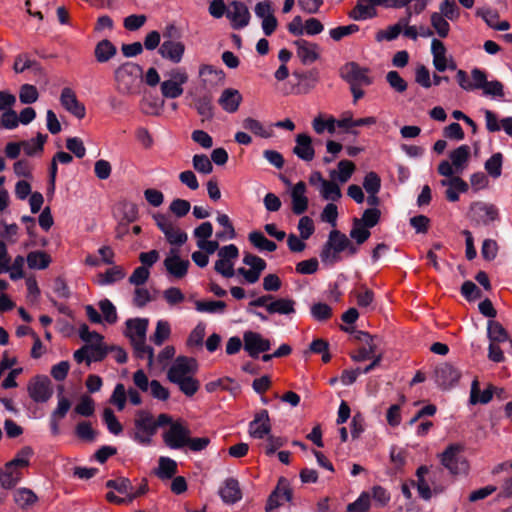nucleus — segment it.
I'll use <instances>...</instances> for the list:
<instances>
[{"label": "nucleus", "mask_w": 512, "mask_h": 512, "mask_svg": "<svg viewBox=\"0 0 512 512\" xmlns=\"http://www.w3.org/2000/svg\"><path fill=\"white\" fill-rule=\"evenodd\" d=\"M198 371L196 359L178 356L167 371V379L176 384L187 397H192L199 390L200 382L194 377Z\"/></svg>", "instance_id": "1"}, {"label": "nucleus", "mask_w": 512, "mask_h": 512, "mask_svg": "<svg viewBox=\"0 0 512 512\" xmlns=\"http://www.w3.org/2000/svg\"><path fill=\"white\" fill-rule=\"evenodd\" d=\"M471 76L464 70H457L456 80L458 85L467 92L481 90L483 96L494 99H502L505 96L504 85L498 80H488L487 73L480 68H473Z\"/></svg>", "instance_id": "2"}, {"label": "nucleus", "mask_w": 512, "mask_h": 512, "mask_svg": "<svg viewBox=\"0 0 512 512\" xmlns=\"http://www.w3.org/2000/svg\"><path fill=\"white\" fill-rule=\"evenodd\" d=\"M171 417L162 413L157 418L147 410H138L133 421L134 427L130 432V437L138 444L148 446L152 443L154 435L159 427L168 425Z\"/></svg>", "instance_id": "3"}, {"label": "nucleus", "mask_w": 512, "mask_h": 512, "mask_svg": "<svg viewBox=\"0 0 512 512\" xmlns=\"http://www.w3.org/2000/svg\"><path fill=\"white\" fill-rule=\"evenodd\" d=\"M149 321L147 318H132L125 323V336L129 338L133 346L135 356L140 359L147 358L148 367L154 362L153 348L146 344V334Z\"/></svg>", "instance_id": "4"}, {"label": "nucleus", "mask_w": 512, "mask_h": 512, "mask_svg": "<svg viewBox=\"0 0 512 512\" xmlns=\"http://www.w3.org/2000/svg\"><path fill=\"white\" fill-rule=\"evenodd\" d=\"M141 66L133 62H125L114 71L115 89L125 96L138 95L142 87Z\"/></svg>", "instance_id": "5"}, {"label": "nucleus", "mask_w": 512, "mask_h": 512, "mask_svg": "<svg viewBox=\"0 0 512 512\" xmlns=\"http://www.w3.org/2000/svg\"><path fill=\"white\" fill-rule=\"evenodd\" d=\"M345 250H349L350 254H355L357 252V248L351 244L345 234L338 230H332L329 233L328 240L321 251V260L328 264L338 262L340 260L339 254Z\"/></svg>", "instance_id": "6"}, {"label": "nucleus", "mask_w": 512, "mask_h": 512, "mask_svg": "<svg viewBox=\"0 0 512 512\" xmlns=\"http://www.w3.org/2000/svg\"><path fill=\"white\" fill-rule=\"evenodd\" d=\"M471 155V149L464 144L452 150L449 161L443 160L438 166V173L444 177L461 174L467 167Z\"/></svg>", "instance_id": "7"}, {"label": "nucleus", "mask_w": 512, "mask_h": 512, "mask_svg": "<svg viewBox=\"0 0 512 512\" xmlns=\"http://www.w3.org/2000/svg\"><path fill=\"white\" fill-rule=\"evenodd\" d=\"M153 218L169 244L181 246L187 241V234L179 228L170 216L157 213Z\"/></svg>", "instance_id": "8"}, {"label": "nucleus", "mask_w": 512, "mask_h": 512, "mask_svg": "<svg viewBox=\"0 0 512 512\" xmlns=\"http://www.w3.org/2000/svg\"><path fill=\"white\" fill-rule=\"evenodd\" d=\"M218 260L215 262L214 269L225 278L234 276V265L239 257V249L235 244H229L218 250Z\"/></svg>", "instance_id": "9"}, {"label": "nucleus", "mask_w": 512, "mask_h": 512, "mask_svg": "<svg viewBox=\"0 0 512 512\" xmlns=\"http://www.w3.org/2000/svg\"><path fill=\"white\" fill-rule=\"evenodd\" d=\"M340 77L350 86H369L373 83L370 76V70L360 66L356 62H348L344 64L339 71Z\"/></svg>", "instance_id": "10"}, {"label": "nucleus", "mask_w": 512, "mask_h": 512, "mask_svg": "<svg viewBox=\"0 0 512 512\" xmlns=\"http://www.w3.org/2000/svg\"><path fill=\"white\" fill-rule=\"evenodd\" d=\"M462 447L450 445L441 454V463L451 474L457 475L468 471V463L461 455Z\"/></svg>", "instance_id": "11"}, {"label": "nucleus", "mask_w": 512, "mask_h": 512, "mask_svg": "<svg viewBox=\"0 0 512 512\" xmlns=\"http://www.w3.org/2000/svg\"><path fill=\"white\" fill-rule=\"evenodd\" d=\"M188 81V75L183 69H174L170 72V79L160 84V90L165 98L175 99L183 94V85Z\"/></svg>", "instance_id": "12"}, {"label": "nucleus", "mask_w": 512, "mask_h": 512, "mask_svg": "<svg viewBox=\"0 0 512 512\" xmlns=\"http://www.w3.org/2000/svg\"><path fill=\"white\" fill-rule=\"evenodd\" d=\"M169 428L163 433L164 443L171 449H181L186 446L188 436L191 432L189 428L180 421L168 423Z\"/></svg>", "instance_id": "13"}, {"label": "nucleus", "mask_w": 512, "mask_h": 512, "mask_svg": "<svg viewBox=\"0 0 512 512\" xmlns=\"http://www.w3.org/2000/svg\"><path fill=\"white\" fill-rule=\"evenodd\" d=\"M163 264L167 273L176 279L184 278L190 267L189 260L182 259L179 254V249L177 248H171L169 250Z\"/></svg>", "instance_id": "14"}, {"label": "nucleus", "mask_w": 512, "mask_h": 512, "mask_svg": "<svg viewBox=\"0 0 512 512\" xmlns=\"http://www.w3.org/2000/svg\"><path fill=\"white\" fill-rule=\"evenodd\" d=\"M244 350L252 358H257L259 354L270 350L271 343L269 339L264 338L260 333L246 331L243 334Z\"/></svg>", "instance_id": "15"}, {"label": "nucleus", "mask_w": 512, "mask_h": 512, "mask_svg": "<svg viewBox=\"0 0 512 512\" xmlns=\"http://www.w3.org/2000/svg\"><path fill=\"white\" fill-rule=\"evenodd\" d=\"M28 392L35 402H47L53 394L50 379L47 376L35 377L28 385Z\"/></svg>", "instance_id": "16"}, {"label": "nucleus", "mask_w": 512, "mask_h": 512, "mask_svg": "<svg viewBox=\"0 0 512 512\" xmlns=\"http://www.w3.org/2000/svg\"><path fill=\"white\" fill-rule=\"evenodd\" d=\"M376 6L386 8H406V14L412 16L422 13L428 4V0H372Z\"/></svg>", "instance_id": "17"}, {"label": "nucleus", "mask_w": 512, "mask_h": 512, "mask_svg": "<svg viewBox=\"0 0 512 512\" xmlns=\"http://www.w3.org/2000/svg\"><path fill=\"white\" fill-rule=\"evenodd\" d=\"M358 339L363 343V346L355 351L351 358L356 362H362L374 357L377 353L379 339L366 332H359Z\"/></svg>", "instance_id": "18"}, {"label": "nucleus", "mask_w": 512, "mask_h": 512, "mask_svg": "<svg viewBox=\"0 0 512 512\" xmlns=\"http://www.w3.org/2000/svg\"><path fill=\"white\" fill-rule=\"evenodd\" d=\"M226 16L234 29L246 27L250 20L247 6L240 1H233L227 6Z\"/></svg>", "instance_id": "19"}, {"label": "nucleus", "mask_w": 512, "mask_h": 512, "mask_svg": "<svg viewBox=\"0 0 512 512\" xmlns=\"http://www.w3.org/2000/svg\"><path fill=\"white\" fill-rule=\"evenodd\" d=\"M60 103L67 112L76 118L83 119L85 117L86 108L84 104L78 100L76 93L71 88L65 87L62 89Z\"/></svg>", "instance_id": "20"}, {"label": "nucleus", "mask_w": 512, "mask_h": 512, "mask_svg": "<svg viewBox=\"0 0 512 512\" xmlns=\"http://www.w3.org/2000/svg\"><path fill=\"white\" fill-rule=\"evenodd\" d=\"M293 45L296 48L297 57L304 65L314 63L320 57V47L316 43L300 38L295 40Z\"/></svg>", "instance_id": "21"}, {"label": "nucleus", "mask_w": 512, "mask_h": 512, "mask_svg": "<svg viewBox=\"0 0 512 512\" xmlns=\"http://www.w3.org/2000/svg\"><path fill=\"white\" fill-rule=\"evenodd\" d=\"M271 431L269 413L262 409L257 412L254 419L249 423V435L253 438L263 439Z\"/></svg>", "instance_id": "22"}, {"label": "nucleus", "mask_w": 512, "mask_h": 512, "mask_svg": "<svg viewBox=\"0 0 512 512\" xmlns=\"http://www.w3.org/2000/svg\"><path fill=\"white\" fill-rule=\"evenodd\" d=\"M473 220L478 224L487 225L498 218V210L495 206L483 202H475L470 206Z\"/></svg>", "instance_id": "23"}, {"label": "nucleus", "mask_w": 512, "mask_h": 512, "mask_svg": "<svg viewBox=\"0 0 512 512\" xmlns=\"http://www.w3.org/2000/svg\"><path fill=\"white\" fill-rule=\"evenodd\" d=\"M461 373L453 365L444 363L435 370L436 382L444 389L455 385L460 379Z\"/></svg>", "instance_id": "24"}, {"label": "nucleus", "mask_w": 512, "mask_h": 512, "mask_svg": "<svg viewBox=\"0 0 512 512\" xmlns=\"http://www.w3.org/2000/svg\"><path fill=\"white\" fill-rule=\"evenodd\" d=\"M243 97L241 93L234 88H226L222 91L218 103L227 113H235L238 111Z\"/></svg>", "instance_id": "25"}, {"label": "nucleus", "mask_w": 512, "mask_h": 512, "mask_svg": "<svg viewBox=\"0 0 512 512\" xmlns=\"http://www.w3.org/2000/svg\"><path fill=\"white\" fill-rule=\"evenodd\" d=\"M447 179L441 180L440 184L447 187L446 198L450 202L459 200V194L468 191V184L458 176L446 177Z\"/></svg>", "instance_id": "26"}, {"label": "nucleus", "mask_w": 512, "mask_h": 512, "mask_svg": "<svg viewBox=\"0 0 512 512\" xmlns=\"http://www.w3.org/2000/svg\"><path fill=\"white\" fill-rule=\"evenodd\" d=\"M184 51V44L173 40H165L159 48V54L173 63H179L182 60Z\"/></svg>", "instance_id": "27"}, {"label": "nucleus", "mask_w": 512, "mask_h": 512, "mask_svg": "<svg viewBox=\"0 0 512 512\" xmlns=\"http://www.w3.org/2000/svg\"><path fill=\"white\" fill-rule=\"evenodd\" d=\"M296 145L293 153L304 161H312L315 156V150L312 145V139L307 134H298L295 139Z\"/></svg>", "instance_id": "28"}, {"label": "nucleus", "mask_w": 512, "mask_h": 512, "mask_svg": "<svg viewBox=\"0 0 512 512\" xmlns=\"http://www.w3.org/2000/svg\"><path fill=\"white\" fill-rule=\"evenodd\" d=\"M292 211L296 215L303 214L308 208V198L306 197V185L300 181L294 185L291 190Z\"/></svg>", "instance_id": "29"}, {"label": "nucleus", "mask_w": 512, "mask_h": 512, "mask_svg": "<svg viewBox=\"0 0 512 512\" xmlns=\"http://www.w3.org/2000/svg\"><path fill=\"white\" fill-rule=\"evenodd\" d=\"M476 15L481 17L485 23L492 29L498 31H506L510 28L508 21H499V13L491 8H479L476 11Z\"/></svg>", "instance_id": "30"}, {"label": "nucleus", "mask_w": 512, "mask_h": 512, "mask_svg": "<svg viewBox=\"0 0 512 512\" xmlns=\"http://www.w3.org/2000/svg\"><path fill=\"white\" fill-rule=\"evenodd\" d=\"M219 493L221 499L227 504H234L242 498L239 482L234 478L226 479Z\"/></svg>", "instance_id": "31"}, {"label": "nucleus", "mask_w": 512, "mask_h": 512, "mask_svg": "<svg viewBox=\"0 0 512 512\" xmlns=\"http://www.w3.org/2000/svg\"><path fill=\"white\" fill-rule=\"evenodd\" d=\"M431 54L433 57V66L438 72L445 71V63L449 59L447 55V49L444 43L437 39L433 38L431 41Z\"/></svg>", "instance_id": "32"}, {"label": "nucleus", "mask_w": 512, "mask_h": 512, "mask_svg": "<svg viewBox=\"0 0 512 512\" xmlns=\"http://www.w3.org/2000/svg\"><path fill=\"white\" fill-rule=\"evenodd\" d=\"M356 166L350 160H341L338 162L337 169L329 172V177L340 184H344L350 180L355 172Z\"/></svg>", "instance_id": "33"}, {"label": "nucleus", "mask_w": 512, "mask_h": 512, "mask_svg": "<svg viewBox=\"0 0 512 512\" xmlns=\"http://www.w3.org/2000/svg\"><path fill=\"white\" fill-rule=\"evenodd\" d=\"M376 4L372 0H358L357 5L349 12V17L354 20H366L375 16Z\"/></svg>", "instance_id": "34"}, {"label": "nucleus", "mask_w": 512, "mask_h": 512, "mask_svg": "<svg viewBox=\"0 0 512 512\" xmlns=\"http://www.w3.org/2000/svg\"><path fill=\"white\" fill-rule=\"evenodd\" d=\"M23 477V472L11 466L8 462L0 469V484L5 489L16 486Z\"/></svg>", "instance_id": "35"}, {"label": "nucleus", "mask_w": 512, "mask_h": 512, "mask_svg": "<svg viewBox=\"0 0 512 512\" xmlns=\"http://www.w3.org/2000/svg\"><path fill=\"white\" fill-rule=\"evenodd\" d=\"M295 301L289 298L272 299L267 306L269 314L291 315L295 313Z\"/></svg>", "instance_id": "36"}, {"label": "nucleus", "mask_w": 512, "mask_h": 512, "mask_svg": "<svg viewBox=\"0 0 512 512\" xmlns=\"http://www.w3.org/2000/svg\"><path fill=\"white\" fill-rule=\"evenodd\" d=\"M13 500L21 509H28L37 501V495L29 488H19L13 492Z\"/></svg>", "instance_id": "37"}, {"label": "nucleus", "mask_w": 512, "mask_h": 512, "mask_svg": "<svg viewBox=\"0 0 512 512\" xmlns=\"http://www.w3.org/2000/svg\"><path fill=\"white\" fill-rule=\"evenodd\" d=\"M250 243L261 252H273L277 249L275 242L269 240L260 231H252L248 235Z\"/></svg>", "instance_id": "38"}, {"label": "nucleus", "mask_w": 512, "mask_h": 512, "mask_svg": "<svg viewBox=\"0 0 512 512\" xmlns=\"http://www.w3.org/2000/svg\"><path fill=\"white\" fill-rule=\"evenodd\" d=\"M320 196L327 201L335 202L341 199L342 192L339 183L335 180L323 181V185L319 187Z\"/></svg>", "instance_id": "39"}, {"label": "nucleus", "mask_w": 512, "mask_h": 512, "mask_svg": "<svg viewBox=\"0 0 512 512\" xmlns=\"http://www.w3.org/2000/svg\"><path fill=\"white\" fill-rule=\"evenodd\" d=\"M116 46L109 40H101L95 47V58L99 63H105L116 55Z\"/></svg>", "instance_id": "40"}, {"label": "nucleus", "mask_w": 512, "mask_h": 512, "mask_svg": "<svg viewBox=\"0 0 512 512\" xmlns=\"http://www.w3.org/2000/svg\"><path fill=\"white\" fill-rule=\"evenodd\" d=\"M448 20V18L443 17V15L438 14V12L431 13L430 24L433 32L437 34L439 38L448 37L451 29Z\"/></svg>", "instance_id": "41"}, {"label": "nucleus", "mask_w": 512, "mask_h": 512, "mask_svg": "<svg viewBox=\"0 0 512 512\" xmlns=\"http://www.w3.org/2000/svg\"><path fill=\"white\" fill-rule=\"evenodd\" d=\"M47 135L38 133L36 138L21 141L22 149L27 156H34L43 152L44 144L47 141Z\"/></svg>", "instance_id": "42"}, {"label": "nucleus", "mask_w": 512, "mask_h": 512, "mask_svg": "<svg viewBox=\"0 0 512 512\" xmlns=\"http://www.w3.org/2000/svg\"><path fill=\"white\" fill-rule=\"evenodd\" d=\"M411 16L406 14V17L401 18L396 24L389 26L386 30L377 33L376 39L378 41L387 40L392 41L396 39L403 29V25L410 22Z\"/></svg>", "instance_id": "43"}, {"label": "nucleus", "mask_w": 512, "mask_h": 512, "mask_svg": "<svg viewBox=\"0 0 512 512\" xmlns=\"http://www.w3.org/2000/svg\"><path fill=\"white\" fill-rule=\"evenodd\" d=\"M155 473L160 479H170L174 477L177 473L176 461L169 457H160L158 460V468Z\"/></svg>", "instance_id": "44"}, {"label": "nucleus", "mask_w": 512, "mask_h": 512, "mask_svg": "<svg viewBox=\"0 0 512 512\" xmlns=\"http://www.w3.org/2000/svg\"><path fill=\"white\" fill-rule=\"evenodd\" d=\"M26 260L30 269H46L51 263V257L44 251H32Z\"/></svg>", "instance_id": "45"}, {"label": "nucleus", "mask_w": 512, "mask_h": 512, "mask_svg": "<svg viewBox=\"0 0 512 512\" xmlns=\"http://www.w3.org/2000/svg\"><path fill=\"white\" fill-rule=\"evenodd\" d=\"M429 473V468L427 466H420L417 469V490L421 498L424 500H429L432 496V492L429 486V482L425 479V475Z\"/></svg>", "instance_id": "46"}, {"label": "nucleus", "mask_w": 512, "mask_h": 512, "mask_svg": "<svg viewBox=\"0 0 512 512\" xmlns=\"http://www.w3.org/2000/svg\"><path fill=\"white\" fill-rule=\"evenodd\" d=\"M33 449L29 446L21 448L15 455V457L8 463L19 471L27 468L30 465V460L33 456Z\"/></svg>", "instance_id": "47"}, {"label": "nucleus", "mask_w": 512, "mask_h": 512, "mask_svg": "<svg viewBox=\"0 0 512 512\" xmlns=\"http://www.w3.org/2000/svg\"><path fill=\"white\" fill-rule=\"evenodd\" d=\"M487 333L491 343H502L509 340L505 328L502 324L494 320L488 321Z\"/></svg>", "instance_id": "48"}, {"label": "nucleus", "mask_w": 512, "mask_h": 512, "mask_svg": "<svg viewBox=\"0 0 512 512\" xmlns=\"http://www.w3.org/2000/svg\"><path fill=\"white\" fill-rule=\"evenodd\" d=\"M217 222L223 227V231L217 232L216 237L220 240H232L236 238V231L234 226L227 214L219 213L217 216Z\"/></svg>", "instance_id": "49"}, {"label": "nucleus", "mask_w": 512, "mask_h": 512, "mask_svg": "<svg viewBox=\"0 0 512 512\" xmlns=\"http://www.w3.org/2000/svg\"><path fill=\"white\" fill-rule=\"evenodd\" d=\"M125 277V272L122 267L114 266L104 273L98 275V284L101 286L110 285L122 280Z\"/></svg>", "instance_id": "50"}, {"label": "nucleus", "mask_w": 512, "mask_h": 512, "mask_svg": "<svg viewBox=\"0 0 512 512\" xmlns=\"http://www.w3.org/2000/svg\"><path fill=\"white\" fill-rule=\"evenodd\" d=\"M493 397V391L492 388L489 387L485 389L484 391L480 392L479 384L477 380H474L471 385V391H470V403L471 404H487L491 401Z\"/></svg>", "instance_id": "51"}, {"label": "nucleus", "mask_w": 512, "mask_h": 512, "mask_svg": "<svg viewBox=\"0 0 512 512\" xmlns=\"http://www.w3.org/2000/svg\"><path fill=\"white\" fill-rule=\"evenodd\" d=\"M242 126L245 130L250 131L256 136L262 137V138H269L271 137V131L267 129L263 123H261L259 120L247 117L242 121Z\"/></svg>", "instance_id": "52"}, {"label": "nucleus", "mask_w": 512, "mask_h": 512, "mask_svg": "<svg viewBox=\"0 0 512 512\" xmlns=\"http://www.w3.org/2000/svg\"><path fill=\"white\" fill-rule=\"evenodd\" d=\"M106 486L117 491L120 495L130 501L131 491L133 490V486L129 479L127 478H117L111 479L106 482Z\"/></svg>", "instance_id": "53"}, {"label": "nucleus", "mask_w": 512, "mask_h": 512, "mask_svg": "<svg viewBox=\"0 0 512 512\" xmlns=\"http://www.w3.org/2000/svg\"><path fill=\"white\" fill-rule=\"evenodd\" d=\"M226 303L223 301H196L195 309L201 313L222 314L225 311Z\"/></svg>", "instance_id": "54"}, {"label": "nucleus", "mask_w": 512, "mask_h": 512, "mask_svg": "<svg viewBox=\"0 0 512 512\" xmlns=\"http://www.w3.org/2000/svg\"><path fill=\"white\" fill-rule=\"evenodd\" d=\"M310 313L314 320L324 322L332 317L333 310L327 303L317 302L310 307Z\"/></svg>", "instance_id": "55"}, {"label": "nucleus", "mask_w": 512, "mask_h": 512, "mask_svg": "<svg viewBox=\"0 0 512 512\" xmlns=\"http://www.w3.org/2000/svg\"><path fill=\"white\" fill-rule=\"evenodd\" d=\"M502 164H503V155L500 152L494 153L489 159L485 162V170L487 173L493 177L498 178L502 173Z\"/></svg>", "instance_id": "56"}, {"label": "nucleus", "mask_w": 512, "mask_h": 512, "mask_svg": "<svg viewBox=\"0 0 512 512\" xmlns=\"http://www.w3.org/2000/svg\"><path fill=\"white\" fill-rule=\"evenodd\" d=\"M127 401V391L125 389L124 384L118 383L116 384L112 395L109 399L110 404L114 405L118 411H122L125 408Z\"/></svg>", "instance_id": "57"}, {"label": "nucleus", "mask_w": 512, "mask_h": 512, "mask_svg": "<svg viewBox=\"0 0 512 512\" xmlns=\"http://www.w3.org/2000/svg\"><path fill=\"white\" fill-rule=\"evenodd\" d=\"M312 126L317 134H323L325 131L334 134L337 127L336 120L333 117L323 119L321 116L314 118Z\"/></svg>", "instance_id": "58"}, {"label": "nucleus", "mask_w": 512, "mask_h": 512, "mask_svg": "<svg viewBox=\"0 0 512 512\" xmlns=\"http://www.w3.org/2000/svg\"><path fill=\"white\" fill-rule=\"evenodd\" d=\"M103 421L107 426L108 431L113 435H119L123 431L122 424L118 421L114 412L110 408H105L103 411Z\"/></svg>", "instance_id": "59"}, {"label": "nucleus", "mask_w": 512, "mask_h": 512, "mask_svg": "<svg viewBox=\"0 0 512 512\" xmlns=\"http://www.w3.org/2000/svg\"><path fill=\"white\" fill-rule=\"evenodd\" d=\"M171 329L170 324L167 321L159 320L156 325L154 334L151 336V340L155 345H162L165 340L170 336Z\"/></svg>", "instance_id": "60"}, {"label": "nucleus", "mask_w": 512, "mask_h": 512, "mask_svg": "<svg viewBox=\"0 0 512 512\" xmlns=\"http://www.w3.org/2000/svg\"><path fill=\"white\" fill-rule=\"evenodd\" d=\"M438 14H442L443 17L451 21H455L460 17V11L455 0H442L439 5Z\"/></svg>", "instance_id": "61"}, {"label": "nucleus", "mask_w": 512, "mask_h": 512, "mask_svg": "<svg viewBox=\"0 0 512 512\" xmlns=\"http://www.w3.org/2000/svg\"><path fill=\"white\" fill-rule=\"evenodd\" d=\"M350 237L355 240L357 244H363L370 237L369 228L365 227L359 219H355L350 231Z\"/></svg>", "instance_id": "62"}, {"label": "nucleus", "mask_w": 512, "mask_h": 512, "mask_svg": "<svg viewBox=\"0 0 512 512\" xmlns=\"http://www.w3.org/2000/svg\"><path fill=\"white\" fill-rule=\"evenodd\" d=\"M370 504V493L364 491L354 502L347 505V512H366L370 508Z\"/></svg>", "instance_id": "63"}, {"label": "nucleus", "mask_w": 512, "mask_h": 512, "mask_svg": "<svg viewBox=\"0 0 512 512\" xmlns=\"http://www.w3.org/2000/svg\"><path fill=\"white\" fill-rule=\"evenodd\" d=\"M193 168L202 174H210L213 170L211 160L205 154H196L192 158Z\"/></svg>", "instance_id": "64"}]
</instances>
